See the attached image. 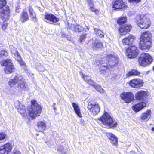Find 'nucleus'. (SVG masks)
<instances>
[{"label":"nucleus","mask_w":154,"mask_h":154,"mask_svg":"<svg viewBox=\"0 0 154 154\" xmlns=\"http://www.w3.org/2000/svg\"><path fill=\"white\" fill-rule=\"evenodd\" d=\"M86 80H88V78H86Z\"/></svg>","instance_id":"obj_57"},{"label":"nucleus","mask_w":154,"mask_h":154,"mask_svg":"<svg viewBox=\"0 0 154 154\" xmlns=\"http://www.w3.org/2000/svg\"><path fill=\"white\" fill-rule=\"evenodd\" d=\"M37 69L40 71H44L43 68L41 65H39V67L37 68Z\"/></svg>","instance_id":"obj_49"},{"label":"nucleus","mask_w":154,"mask_h":154,"mask_svg":"<svg viewBox=\"0 0 154 154\" xmlns=\"http://www.w3.org/2000/svg\"><path fill=\"white\" fill-rule=\"evenodd\" d=\"M71 28L72 30L78 32L83 31L85 29L83 27L79 25L75 26L72 25L71 26Z\"/></svg>","instance_id":"obj_32"},{"label":"nucleus","mask_w":154,"mask_h":154,"mask_svg":"<svg viewBox=\"0 0 154 154\" xmlns=\"http://www.w3.org/2000/svg\"><path fill=\"white\" fill-rule=\"evenodd\" d=\"M130 2L133 3H138L140 2L141 0H128Z\"/></svg>","instance_id":"obj_48"},{"label":"nucleus","mask_w":154,"mask_h":154,"mask_svg":"<svg viewBox=\"0 0 154 154\" xmlns=\"http://www.w3.org/2000/svg\"><path fill=\"white\" fill-rule=\"evenodd\" d=\"M55 149L58 152L62 153L63 149V148L62 146L60 145L56 147Z\"/></svg>","instance_id":"obj_42"},{"label":"nucleus","mask_w":154,"mask_h":154,"mask_svg":"<svg viewBox=\"0 0 154 154\" xmlns=\"http://www.w3.org/2000/svg\"><path fill=\"white\" fill-rule=\"evenodd\" d=\"M80 42H82V40L81 39L80 40Z\"/></svg>","instance_id":"obj_58"},{"label":"nucleus","mask_w":154,"mask_h":154,"mask_svg":"<svg viewBox=\"0 0 154 154\" xmlns=\"http://www.w3.org/2000/svg\"><path fill=\"white\" fill-rule=\"evenodd\" d=\"M44 20L48 23L53 24L58 22L59 19L54 14L50 13H46L45 15Z\"/></svg>","instance_id":"obj_8"},{"label":"nucleus","mask_w":154,"mask_h":154,"mask_svg":"<svg viewBox=\"0 0 154 154\" xmlns=\"http://www.w3.org/2000/svg\"><path fill=\"white\" fill-rule=\"evenodd\" d=\"M20 82L16 86L15 88L18 91L21 92L26 91L29 90V88L24 80L22 77Z\"/></svg>","instance_id":"obj_14"},{"label":"nucleus","mask_w":154,"mask_h":154,"mask_svg":"<svg viewBox=\"0 0 154 154\" xmlns=\"http://www.w3.org/2000/svg\"><path fill=\"white\" fill-rule=\"evenodd\" d=\"M98 119L104 125L109 128L116 127L117 125V122L106 111L104 112L103 114Z\"/></svg>","instance_id":"obj_1"},{"label":"nucleus","mask_w":154,"mask_h":154,"mask_svg":"<svg viewBox=\"0 0 154 154\" xmlns=\"http://www.w3.org/2000/svg\"><path fill=\"white\" fill-rule=\"evenodd\" d=\"M89 9L92 12H94L96 14H98L99 12V11L96 9L94 6H91L90 7Z\"/></svg>","instance_id":"obj_40"},{"label":"nucleus","mask_w":154,"mask_h":154,"mask_svg":"<svg viewBox=\"0 0 154 154\" xmlns=\"http://www.w3.org/2000/svg\"><path fill=\"white\" fill-rule=\"evenodd\" d=\"M140 72H138L137 70L134 69L130 71L127 73L126 74V76L127 77L133 75L140 76Z\"/></svg>","instance_id":"obj_31"},{"label":"nucleus","mask_w":154,"mask_h":154,"mask_svg":"<svg viewBox=\"0 0 154 154\" xmlns=\"http://www.w3.org/2000/svg\"><path fill=\"white\" fill-rule=\"evenodd\" d=\"M29 13L33 21H37V20L36 17V14L33 11L32 7L31 6H29Z\"/></svg>","instance_id":"obj_28"},{"label":"nucleus","mask_w":154,"mask_h":154,"mask_svg":"<svg viewBox=\"0 0 154 154\" xmlns=\"http://www.w3.org/2000/svg\"><path fill=\"white\" fill-rule=\"evenodd\" d=\"M137 23L140 28L144 29L149 28L151 24L150 20L144 14L137 17Z\"/></svg>","instance_id":"obj_3"},{"label":"nucleus","mask_w":154,"mask_h":154,"mask_svg":"<svg viewBox=\"0 0 154 154\" xmlns=\"http://www.w3.org/2000/svg\"><path fill=\"white\" fill-rule=\"evenodd\" d=\"M151 112L150 110L148 109L142 113L140 116V120L142 122L147 121L151 117Z\"/></svg>","instance_id":"obj_21"},{"label":"nucleus","mask_w":154,"mask_h":154,"mask_svg":"<svg viewBox=\"0 0 154 154\" xmlns=\"http://www.w3.org/2000/svg\"><path fill=\"white\" fill-rule=\"evenodd\" d=\"M10 48L11 52L14 55V57L15 59H17L18 60H20V55L17 52V48L13 46H11Z\"/></svg>","instance_id":"obj_25"},{"label":"nucleus","mask_w":154,"mask_h":154,"mask_svg":"<svg viewBox=\"0 0 154 154\" xmlns=\"http://www.w3.org/2000/svg\"><path fill=\"white\" fill-rule=\"evenodd\" d=\"M127 20V17L126 16L120 17L117 20L118 23L122 25L126 22Z\"/></svg>","instance_id":"obj_35"},{"label":"nucleus","mask_w":154,"mask_h":154,"mask_svg":"<svg viewBox=\"0 0 154 154\" xmlns=\"http://www.w3.org/2000/svg\"><path fill=\"white\" fill-rule=\"evenodd\" d=\"M152 130L153 131H154V127L153 128H152Z\"/></svg>","instance_id":"obj_55"},{"label":"nucleus","mask_w":154,"mask_h":154,"mask_svg":"<svg viewBox=\"0 0 154 154\" xmlns=\"http://www.w3.org/2000/svg\"><path fill=\"white\" fill-rule=\"evenodd\" d=\"M6 135L3 133H0V141L3 140L6 137Z\"/></svg>","instance_id":"obj_44"},{"label":"nucleus","mask_w":154,"mask_h":154,"mask_svg":"<svg viewBox=\"0 0 154 154\" xmlns=\"http://www.w3.org/2000/svg\"><path fill=\"white\" fill-rule=\"evenodd\" d=\"M139 51L135 46H131L126 50V54L130 58L136 57L138 54Z\"/></svg>","instance_id":"obj_6"},{"label":"nucleus","mask_w":154,"mask_h":154,"mask_svg":"<svg viewBox=\"0 0 154 154\" xmlns=\"http://www.w3.org/2000/svg\"><path fill=\"white\" fill-rule=\"evenodd\" d=\"M134 42V39H123L122 42L124 45H131Z\"/></svg>","instance_id":"obj_34"},{"label":"nucleus","mask_w":154,"mask_h":154,"mask_svg":"<svg viewBox=\"0 0 154 154\" xmlns=\"http://www.w3.org/2000/svg\"><path fill=\"white\" fill-rule=\"evenodd\" d=\"M11 63H12L11 60L9 59L3 60L0 62V64L1 66H5V67L9 65H10V64H11Z\"/></svg>","instance_id":"obj_33"},{"label":"nucleus","mask_w":154,"mask_h":154,"mask_svg":"<svg viewBox=\"0 0 154 154\" xmlns=\"http://www.w3.org/2000/svg\"><path fill=\"white\" fill-rule=\"evenodd\" d=\"M95 46L93 47V48L94 49L96 48H101L103 47V45L100 42L95 43L94 44Z\"/></svg>","instance_id":"obj_38"},{"label":"nucleus","mask_w":154,"mask_h":154,"mask_svg":"<svg viewBox=\"0 0 154 154\" xmlns=\"http://www.w3.org/2000/svg\"><path fill=\"white\" fill-rule=\"evenodd\" d=\"M94 30L97 36L101 38L104 37L103 33L101 31L98 29L94 28Z\"/></svg>","instance_id":"obj_36"},{"label":"nucleus","mask_w":154,"mask_h":154,"mask_svg":"<svg viewBox=\"0 0 154 154\" xmlns=\"http://www.w3.org/2000/svg\"><path fill=\"white\" fill-rule=\"evenodd\" d=\"M106 135L109 139L111 143L113 145L116 146L118 143L117 137L111 133L106 132Z\"/></svg>","instance_id":"obj_19"},{"label":"nucleus","mask_w":154,"mask_h":154,"mask_svg":"<svg viewBox=\"0 0 154 154\" xmlns=\"http://www.w3.org/2000/svg\"><path fill=\"white\" fill-rule=\"evenodd\" d=\"M106 58L108 60L106 63H108L111 67L116 66L118 63V57L115 54H109L107 56Z\"/></svg>","instance_id":"obj_7"},{"label":"nucleus","mask_w":154,"mask_h":154,"mask_svg":"<svg viewBox=\"0 0 154 154\" xmlns=\"http://www.w3.org/2000/svg\"><path fill=\"white\" fill-rule=\"evenodd\" d=\"M146 106V104L145 103L141 102L133 105L132 106V108L134 111L137 112L141 110Z\"/></svg>","instance_id":"obj_22"},{"label":"nucleus","mask_w":154,"mask_h":154,"mask_svg":"<svg viewBox=\"0 0 154 154\" xmlns=\"http://www.w3.org/2000/svg\"><path fill=\"white\" fill-rule=\"evenodd\" d=\"M17 60L19 63L20 65L22 66L24 68H25L26 67V65L25 62L23 61L22 60H21V57L20 56V59L19 60H18L17 59H15Z\"/></svg>","instance_id":"obj_41"},{"label":"nucleus","mask_w":154,"mask_h":154,"mask_svg":"<svg viewBox=\"0 0 154 154\" xmlns=\"http://www.w3.org/2000/svg\"><path fill=\"white\" fill-rule=\"evenodd\" d=\"M140 48L142 50L149 49L152 45L151 39H140Z\"/></svg>","instance_id":"obj_9"},{"label":"nucleus","mask_w":154,"mask_h":154,"mask_svg":"<svg viewBox=\"0 0 154 154\" xmlns=\"http://www.w3.org/2000/svg\"><path fill=\"white\" fill-rule=\"evenodd\" d=\"M144 84L143 80L140 78H136L130 81L129 85L133 88H140L142 87Z\"/></svg>","instance_id":"obj_10"},{"label":"nucleus","mask_w":154,"mask_h":154,"mask_svg":"<svg viewBox=\"0 0 154 154\" xmlns=\"http://www.w3.org/2000/svg\"><path fill=\"white\" fill-rule=\"evenodd\" d=\"M53 108H54V110H56V107H54H54H53Z\"/></svg>","instance_id":"obj_54"},{"label":"nucleus","mask_w":154,"mask_h":154,"mask_svg":"<svg viewBox=\"0 0 154 154\" xmlns=\"http://www.w3.org/2000/svg\"><path fill=\"white\" fill-rule=\"evenodd\" d=\"M152 60V57L149 54L146 53L141 54L139 59V64L143 66H146L147 65L150 64Z\"/></svg>","instance_id":"obj_4"},{"label":"nucleus","mask_w":154,"mask_h":154,"mask_svg":"<svg viewBox=\"0 0 154 154\" xmlns=\"http://www.w3.org/2000/svg\"><path fill=\"white\" fill-rule=\"evenodd\" d=\"M7 55L8 53L5 51L2 50L0 51V58H4Z\"/></svg>","instance_id":"obj_39"},{"label":"nucleus","mask_w":154,"mask_h":154,"mask_svg":"<svg viewBox=\"0 0 154 154\" xmlns=\"http://www.w3.org/2000/svg\"><path fill=\"white\" fill-rule=\"evenodd\" d=\"M87 3L89 7L94 6V3L92 0H87Z\"/></svg>","instance_id":"obj_45"},{"label":"nucleus","mask_w":154,"mask_h":154,"mask_svg":"<svg viewBox=\"0 0 154 154\" xmlns=\"http://www.w3.org/2000/svg\"><path fill=\"white\" fill-rule=\"evenodd\" d=\"M88 109L93 116L97 115L100 111L99 104L95 101L89 102L88 105Z\"/></svg>","instance_id":"obj_5"},{"label":"nucleus","mask_w":154,"mask_h":154,"mask_svg":"<svg viewBox=\"0 0 154 154\" xmlns=\"http://www.w3.org/2000/svg\"><path fill=\"white\" fill-rule=\"evenodd\" d=\"M94 88L97 91L101 93H103L104 92V91L99 85L96 84L94 85Z\"/></svg>","instance_id":"obj_37"},{"label":"nucleus","mask_w":154,"mask_h":154,"mask_svg":"<svg viewBox=\"0 0 154 154\" xmlns=\"http://www.w3.org/2000/svg\"><path fill=\"white\" fill-rule=\"evenodd\" d=\"M120 97L125 102L129 103L133 100L134 95L131 92H124L121 94Z\"/></svg>","instance_id":"obj_11"},{"label":"nucleus","mask_w":154,"mask_h":154,"mask_svg":"<svg viewBox=\"0 0 154 154\" xmlns=\"http://www.w3.org/2000/svg\"><path fill=\"white\" fill-rule=\"evenodd\" d=\"M31 108L29 109L28 115L32 118L40 116L41 111V106L35 100L31 101Z\"/></svg>","instance_id":"obj_2"},{"label":"nucleus","mask_w":154,"mask_h":154,"mask_svg":"<svg viewBox=\"0 0 154 154\" xmlns=\"http://www.w3.org/2000/svg\"><path fill=\"white\" fill-rule=\"evenodd\" d=\"M152 36V33L149 31L143 32L140 38H151Z\"/></svg>","instance_id":"obj_29"},{"label":"nucleus","mask_w":154,"mask_h":154,"mask_svg":"<svg viewBox=\"0 0 154 154\" xmlns=\"http://www.w3.org/2000/svg\"><path fill=\"white\" fill-rule=\"evenodd\" d=\"M8 26L7 23H4L2 25V29L3 30H5L7 28Z\"/></svg>","instance_id":"obj_47"},{"label":"nucleus","mask_w":154,"mask_h":154,"mask_svg":"<svg viewBox=\"0 0 154 154\" xmlns=\"http://www.w3.org/2000/svg\"><path fill=\"white\" fill-rule=\"evenodd\" d=\"M12 149V145L10 143L0 145V154H8Z\"/></svg>","instance_id":"obj_13"},{"label":"nucleus","mask_w":154,"mask_h":154,"mask_svg":"<svg viewBox=\"0 0 154 154\" xmlns=\"http://www.w3.org/2000/svg\"><path fill=\"white\" fill-rule=\"evenodd\" d=\"M148 95V92L146 91L140 90L136 94L135 96L136 99L138 100L144 99Z\"/></svg>","instance_id":"obj_18"},{"label":"nucleus","mask_w":154,"mask_h":154,"mask_svg":"<svg viewBox=\"0 0 154 154\" xmlns=\"http://www.w3.org/2000/svg\"><path fill=\"white\" fill-rule=\"evenodd\" d=\"M126 7L123 0H116L113 3V8L115 9H123Z\"/></svg>","instance_id":"obj_17"},{"label":"nucleus","mask_w":154,"mask_h":154,"mask_svg":"<svg viewBox=\"0 0 154 154\" xmlns=\"http://www.w3.org/2000/svg\"><path fill=\"white\" fill-rule=\"evenodd\" d=\"M86 34H83L81 36L80 38L82 39V38H86Z\"/></svg>","instance_id":"obj_52"},{"label":"nucleus","mask_w":154,"mask_h":154,"mask_svg":"<svg viewBox=\"0 0 154 154\" xmlns=\"http://www.w3.org/2000/svg\"><path fill=\"white\" fill-rule=\"evenodd\" d=\"M109 69V67L108 66H105L102 65L101 66L100 69L102 70H104L106 69Z\"/></svg>","instance_id":"obj_46"},{"label":"nucleus","mask_w":154,"mask_h":154,"mask_svg":"<svg viewBox=\"0 0 154 154\" xmlns=\"http://www.w3.org/2000/svg\"><path fill=\"white\" fill-rule=\"evenodd\" d=\"M82 77L85 81L93 87H94V85L96 84L91 80L90 77L88 75H85L82 74Z\"/></svg>","instance_id":"obj_30"},{"label":"nucleus","mask_w":154,"mask_h":154,"mask_svg":"<svg viewBox=\"0 0 154 154\" xmlns=\"http://www.w3.org/2000/svg\"><path fill=\"white\" fill-rule=\"evenodd\" d=\"M4 69V71L6 74H9L14 71L15 68L13 65V63H11Z\"/></svg>","instance_id":"obj_27"},{"label":"nucleus","mask_w":154,"mask_h":154,"mask_svg":"<svg viewBox=\"0 0 154 154\" xmlns=\"http://www.w3.org/2000/svg\"><path fill=\"white\" fill-rule=\"evenodd\" d=\"M20 9V7L19 6H17L16 8V11L17 13H19V10Z\"/></svg>","instance_id":"obj_51"},{"label":"nucleus","mask_w":154,"mask_h":154,"mask_svg":"<svg viewBox=\"0 0 154 154\" xmlns=\"http://www.w3.org/2000/svg\"><path fill=\"white\" fill-rule=\"evenodd\" d=\"M37 126L41 132H43L45 130L47 127V124L45 121H41L38 122L37 123Z\"/></svg>","instance_id":"obj_24"},{"label":"nucleus","mask_w":154,"mask_h":154,"mask_svg":"<svg viewBox=\"0 0 154 154\" xmlns=\"http://www.w3.org/2000/svg\"><path fill=\"white\" fill-rule=\"evenodd\" d=\"M10 11L8 6H6L1 12L0 17L1 19L4 21L8 20L10 17Z\"/></svg>","instance_id":"obj_15"},{"label":"nucleus","mask_w":154,"mask_h":154,"mask_svg":"<svg viewBox=\"0 0 154 154\" xmlns=\"http://www.w3.org/2000/svg\"><path fill=\"white\" fill-rule=\"evenodd\" d=\"M13 154H21V153L19 151H16L14 152Z\"/></svg>","instance_id":"obj_53"},{"label":"nucleus","mask_w":154,"mask_h":154,"mask_svg":"<svg viewBox=\"0 0 154 154\" xmlns=\"http://www.w3.org/2000/svg\"><path fill=\"white\" fill-rule=\"evenodd\" d=\"M135 38V37L134 36H132L131 35H130L128 36V37L127 38H126L132 39V38Z\"/></svg>","instance_id":"obj_50"},{"label":"nucleus","mask_w":154,"mask_h":154,"mask_svg":"<svg viewBox=\"0 0 154 154\" xmlns=\"http://www.w3.org/2000/svg\"><path fill=\"white\" fill-rule=\"evenodd\" d=\"M29 19V16L27 12L25 11H23L20 15V20L24 23L28 21Z\"/></svg>","instance_id":"obj_26"},{"label":"nucleus","mask_w":154,"mask_h":154,"mask_svg":"<svg viewBox=\"0 0 154 154\" xmlns=\"http://www.w3.org/2000/svg\"><path fill=\"white\" fill-rule=\"evenodd\" d=\"M72 105L75 113L76 114L77 116L79 118H82V116L80 107L79 106L78 104L77 103H72Z\"/></svg>","instance_id":"obj_23"},{"label":"nucleus","mask_w":154,"mask_h":154,"mask_svg":"<svg viewBox=\"0 0 154 154\" xmlns=\"http://www.w3.org/2000/svg\"><path fill=\"white\" fill-rule=\"evenodd\" d=\"M6 4V1L5 0H0V10L2 9Z\"/></svg>","instance_id":"obj_43"},{"label":"nucleus","mask_w":154,"mask_h":154,"mask_svg":"<svg viewBox=\"0 0 154 154\" xmlns=\"http://www.w3.org/2000/svg\"><path fill=\"white\" fill-rule=\"evenodd\" d=\"M131 26L129 24L122 26L119 29L120 35H125L128 32L131 30Z\"/></svg>","instance_id":"obj_16"},{"label":"nucleus","mask_w":154,"mask_h":154,"mask_svg":"<svg viewBox=\"0 0 154 154\" xmlns=\"http://www.w3.org/2000/svg\"><path fill=\"white\" fill-rule=\"evenodd\" d=\"M22 77L19 76H15L13 79H10L8 82V85L11 87H13L17 83H18L21 80Z\"/></svg>","instance_id":"obj_20"},{"label":"nucleus","mask_w":154,"mask_h":154,"mask_svg":"<svg viewBox=\"0 0 154 154\" xmlns=\"http://www.w3.org/2000/svg\"><path fill=\"white\" fill-rule=\"evenodd\" d=\"M14 106L18 112H20L22 116H27L25 106L20 101L18 100L16 101L14 103Z\"/></svg>","instance_id":"obj_12"},{"label":"nucleus","mask_w":154,"mask_h":154,"mask_svg":"<svg viewBox=\"0 0 154 154\" xmlns=\"http://www.w3.org/2000/svg\"><path fill=\"white\" fill-rule=\"evenodd\" d=\"M87 27V29L88 30H89V27Z\"/></svg>","instance_id":"obj_56"}]
</instances>
